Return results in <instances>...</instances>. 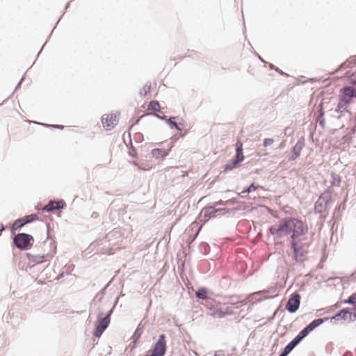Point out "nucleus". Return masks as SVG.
Here are the masks:
<instances>
[{
    "instance_id": "f257e3e1",
    "label": "nucleus",
    "mask_w": 356,
    "mask_h": 356,
    "mask_svg": "<svg viewBox=\"0 0 356 356\" xmlns=\"http://www.w3.org/2000/svg\"><path fill=\"white\" fill-rule=\"evenodd\" d=\"M354 97H356V84L355 83L353 86L346 87L341 90L339 100L335 108V111L341 113L346 111Z\"/></svg>"
},
{
    "instance_id": "f03ea898",
    "label": "nucleus",
    "mask_w": 356,
    "mask_h": 356,
    "mask_svg": "<svg viewBox=\"0 0 356 356\" xmlns=\"http://www.w3.org/2000/svg\"><path fill=\"white\" fill-rule=\"evenodd\" d=\"M289 232L291 234V238L296 240L298 237L304 234L307 231V226L301 220L289 218Z\"/></svg>"
},
{
    "instance_id": "7ed1b4c3",
    "label": "nucleus",
    "mask_w": 356,
    "mask_h": 356,
    "mask_svg": "<svg viewBox=\"0 0 356 356\" xmlns=\"http://www.w3.org/2000/svg\"><path fill=\"white\" fill-rule=\"evenodd\" d=\"M33 241L32 236L25 233L18 234L13 238L14 244L19 250L29 249L33 245Z\"/></svg>"
},
{
    "instance_id": "20e7f679",
    "label": "nucleus",
    "mask_w": 356,
    "mask_h": 356,
    "mask_svg": "<svg viewBox=\"0 0 356 356\" xmlns=\"http://www.w3.org/2000/svg\"><path fill=\"white\" fill-rule=\"evenodd\" d=\"M269 232L272 235H276L278 237L290 234L289 218H284L278 224L271 226L269 229Z\"/></svg>"
},
{
    "instance_id": "39448f33",
    "label": "nucleus",
    "mask_w": 356,
    "mask_h": 356,
    "mask_svg": "<svg viewBox=\"0 0 356 356\" xmlns=\"http://www.w3.org/2000/svg\"><path fill=\"white\" fill-rule=\"evenodd\" d=\"M118 113H106L102 117V125L108 131L113 129L118 124Z\"/></svg>"
},
{
    "instance_id": "423d86ee",
    "label": "nucleus",
    "mask_w": 356,
    "mask_h": 356,
    "mask_svg": "<svg viewBox=\"0 0 356 356\" xmlns=\"http://www.w3.org/2000/svg\"><path fill=\"white\" fill-rule=\"evenodd\" d=\"M111 311L104 317L99 316L95 324V330L93 334L95 337H100L104 331L107 328L110 323V315Z\"/></svg>"
},
{
    "instance_id": "0eeeda50",
    "label": "nucleus",
    "mask_w": 356,
    "mask_h": 356,
    "mask_svg": "<svg viewBox=\"0 0 356 356\" xmlns=\"http://www.w3.org/2000/svg\"><path fill=\"white\" fill-rule=\"evenodd\" d=\"M291 246L294 252V259L296 262L303 261L307 254V250L303 244H299L296 240L291 241Z\"/></svg>"
},
{
    "instance_id": "6e6552de",
    "label": "nucleus",
    "mask_w": 356,
    "mask_h": 356,
    "mask_svg": "<svg viewBox=\"0 0 356 356\" xmlns=\"http://www.w3.org/2000/svg\"><path fill=\"white\" fill-rule=\"evenodd\" d=\"M165 337L164 334H161L159 336V340L156 343L151 355L152 356H163L165 353Z\"/></svg>"
},
{
    "instance_id": "1a4fd4ad",
    "label": "nucleus",
    "mask_w": 356,
    "mask_h": 356,
    "mask_svg": "<svg viewBox=\"0 0 356 356\" xmlns=\"http://www.w3.org/2000/svg\"><path fill=\"white\" fill-rule=\"evenodd\" d=\"M332 320H334L340 323H349L353 320V313L348 309H342L339 313L334 316Z\"/></svg>"
},
{
    "instance_id": "9d476101",
    "label": "nucleus",
    "mask_w": 356,
    "mask_h": 356,
    "mask_svg": "<svg viewBox=\"0 0 356 356\" xmlns=\"http://www.w3.org/2000/svg\"><path fill=\"white\" fill-rule=\"evenodd\" d=\"M300 303V296L298 293H293L287 302L286 309L293 313L298 310Z\"/></svg>"
},
{
    "instance_id": "9b49d317",
    "label": "nucleus",
    "mask_w": 356,
    "mask_h": 356,
    "mask_svg": "<svg viewBox=\"0 0 356 356\" xmlns=\"http://www.w3.org/2000/svg\"><path fill=\"white\" fill-rule=\"evenodd\" d=\"M334 106V98H323L321 104V115H323L325 112H332Z\"/></svg>"
},
{
    "instance_id": "f8f14e48",
    "label": "nucleus",
    "mask_w": 356,
    "mask_h": 356,
    "mask_svg": "<svg viewBox=\"0 0 356 356\" xmlns=\"http://www.w3.org/2000/svg\"><path fill=\"white\" fill-rule=\"evenodd\" d=\"M172 147V145L170 144L168 145L167 148L162 147V148L153 149L151 152V155L152 157H154L156 159H163L166 156L168 155Z\"/></svg>"
},
{
    "instance_id": "ddd939ff",
    "label": "nucleus",
    "mask_w": 356,
    "mask_h": 356,
    "mask_svg": "<svg viewBox=\"0 0 356 356\" xmlns=\"http://www.w3.org/2000/svg\"><path fill=\"white\" fill-rule=\"evenodd\" d=\"M323 321L324 320L322 318H318L313 321L305 328L300 331L299 334L301 335V337L305 338L310 332H312L316 327L322 324Z\"/></svg>"
},
{
    "instance_id": "4468645a",
    "label": "nucleus",
    "mask_w": 356,
    "mask_h": 356,
    "mask_svg": "<svg viewBox=\"0 0 356 356\" xmlns=\"http://www.w3.org/2000/svg\"><path fill=\"white\" fill-rule=\"evenodd\" d=\"M65 202L62 200L60 201H51L47 204L43 209V211H53L56 209H61L64 207Z\"/></svg>"
},
{
    "instance_id": "2eb2a0df",
    "label": "nucleus",
    "mask_w": 356,
    "mask_h": 356,
    "mask_svg": "<svg viewBox=\"0 0 356 356\" xmlns=\"http://www.w3.org/2000/svg\"><path fill=\"white\" fill-rule=\"evenodd\" d=\"M236 154L233 159L235 161V163L239 164L244 160V156L243 153V143L240 141H238L236 144Z\"/></svg>"
},
{
    "instance_id": "dca6fc26",
    "label": "nucleus",
    "mask_w": 356,
    "mask_h": 356,
    "mask_svg": "<svg viewBox=\"0 0 356 356\" xmlns=\"http://www.w3.org/2000/svg\"><path fill=\"white\" fill-rule=\"evenodd\" d=\"M303 339L300 334H298L284 348V353L289 354Z\"/></svg>"
},
{
    "instance_id": "f3484780",
    "label": "nucleus",
    "mask_w": 356,
    "mask_h": 356,
    "mask_svg": "<svg viewBox=\"0 0 356 356\" xmlns=\"http://www.w3.org/2000/svg\"><path fill=\"white\" fill-rule=\"evenodd\" d=\"M131 163L134 166L137 167L138 169L142 170H149L154 166V165L151 162L138 163L136 161H132Z\"/></svg>"
},
{
    "instance_id": "a211bd4d",
    "label": "nucleus",
    "mask_w": 356,
    "mask_h": 356,
    "mask_svg": "<svg viewBox=\"0 0 356 356\" xmlns=\"http://www.w3.org/2000/svg\"><path fill=\"white\" fill-rule=\"evenodd\" d=\"M232 312L229 310V308H227L225 311H223L221 308L214 309L211 314L218 318H222L225 316L227 314H231Z\"/></svg>"
},
{
    "instance_id": "6ab92c4d",
    "label": "nucleus",
    "mask_w": 356,
    "mask_h": 356,
    "mask_svg": "<svg viewBox=\"0 0 356 356\" xmlns=\"http://www.w3.org/2000/svg\"><path fill=\"white\" fill-rule=\"evenodd\" d=\"M147 111L154 112H161V106L156 101H152L147 106Z\"/></svg>"
},
{
    "instance_id": "aec40b11",
    "label": "nucleus",
    "mask_w": 356,
    "mask_h": 356,
    "mask_svg": "<svg viewBox=\"0 0 356 356\" xmlns=\"http://www.w3.org/2000/svg\"><path fill=\"white\" fill-rule=\"evenodd\" d=\"M24 219L23 218H19V219H17L16 220L13 225V230H17V229H20L22 227H23L25 224V222H24Z\"/></svg>"
},
{
    "instance_id": "412c9836",
    "label": "nucleus",
    "mask_w": 356,
    "mask_h": 356,
    "mask_svg": "<svg viewBox=\"0 0 356 356\" xmlns=\"http://www.w3.org/2000/svg\"><path fill=\"white\" fill-rule=\"evenodd\" d=\"M195 295L198 298L203 299V300L207 299V289L204 288L199 289L198 291L196 292Z\"/></svg>"
},
{
    "instance_id": "4be33fe9",
    "label": "nucleus",
    "mask_w": 356,
    "mask_h": 356,
    "mask_svg": "<svg viewBox=\"0 0 356 356\" xmlns=\"http://www.w3.org/2000/svg\"><path fill=\"white\" fill-rule=\"evenodd\" d=\"M23 219L24 220V222H25V224H27L29 222H33V221L37 220L38 216L35 214H31V215L24 216L23 218Z\"/></svg>"
},
{
    "instance_id": "5701e85b",
    "label": "nucleus",
    "mask_w": 356,
    "mask_h": 356,
    "mask_svg": "<svg viewBox=\"0 0 356 356\" xmlns=\"http://www.w3.org/2000/svg\"><path fill=\"white\" fill-rule=\"evenodd\" d=\"M238 164L235 163V161L234 160H232L229 163H227L225 166V170H232L234 168H236Z\"/></svg>"
},
{
    "instance_id": "b1692460",
    "label": "nucleus",
    "mask_w": 356,
    "mask_h": 356,
    "mask_svg": "<svg viewBox=\"0 0 356 356\" xmlns=\"http://www.w3.org/2000/svg\"><path fill=\"white\" fill-rule=\"evenodd\" d=\"M151 86L149 85H145L143 86L140 91V94L143 96H146L150 93Z\"/></svg>"
},
{
    "instance_id": "393cba45",
    "label": "nucleus",
    "mask_w": 356,
    "mask_h": 356,
    "mask_svg": "<svg viewBox=\"0 0 356 356\" xmlns=\"http://www.w3.org/2000/svg\"><path fill=\"white\" fill-rule=\"evenodd\" d=\"M345 302L354 305L356 309V293L351 295Z\"/></svg>"
},
{
    "instance_id": "a878e982",
    "label": "nucleus",
    "mask_w": 356,
    "mask_h": 356,
    "mask_svg": "<svg viewBox=\"0 0 356 356\" xmlns=\"http://www.w3.org/2000/svg\"><path fill=\"white\" fill-rule=\"evenodd\" d=\"M257 188V186H254V184H251L248 188V189L242 191V193H250L252 191H255L256 189Z\"/></svg>"
},
{
    "instance_id": "bb28decb",
    "label": "nucleus",
    "mask_w": 356,
    "mask_h": 356,
    "mask_svg": "<svg viewBox=\"0 0 356 356\" xmlns=\"http://www.w3.org/2000/svg\"><path fill=\"white\" fill-rule=\"evenodd\" d=\"M273 143H274L273 139H272V138H266L264 140V147L270 146V145H272L273 144Z\"/></svg>"
},
{
    "instance_id": "cd10ccee",
    "label": "nucleus",
    "mask_w": 356,
    "mask_h": 356,
    "mask_svg": "<svg viewBox=\"0 0 356 356\" xmlns=\"http://www.w3.org/2000/svg\"><path fill=\"white\" fill-rule=\"evenodd\" d=\"M216 212V210L213 207H208L204 209L205 214H212Z\"/></svg>"
},
{
    "instance_id": "c85d7f7f",
    "label": "nucleus",
    "mask_w": 356,
    "mask_h": 356,
    "mask_svg": "<svg viewBox=\"0 0 356 356\" xmlns=\"http://www.w3.org/2000/svg\"><path fill=\"white\" fill-rule=\"evenodd\" d=\"M246 304V300H241L239 302H237L236 303H234V305H236V307H238L240 305H245Z\"/></svg>"
},
{
    "instance_id": "c756f323",
    "label": "nucleus",
    "mask_w": 356,
    "mask_h": 356,
    "mask_svg": "<svg viewBox=\"0 0 356 356\" xmlns=\"http://www.w3.org/2000/svg\"><path fill=\"white\" fill-rule=\"evenodd\" d=\"M350 64H351V63H350V62H349V61H346V62H345L344 63H343V64L341 65V68L345 69V68H346V67H349V65H350Z\"/></svg>"
},
{
    "instance_id": "7c9ffc66",
    "label": "nucleus",
    "mask_w": 356,
    "mask_h": 356,
    "mask_svg": "<svg viewBox=\"0 0 356 356\" xmlns=\"http://www.w3.org/2000/svg\"><path fill=\"white\" fill-rule=\"evenodd\" d=\"M300 149H298V151H296V147H294V148H293V152H294V154H295V159L299 156V155H300Z\"/></svg>"
},
{
    "instance_id": "2f4dec72",
    "label": "nucleus",
    "mask_w": 356,
    "mask_h": 356,
    "mask_svg": "<svg viewBox=\"0 0 356 356\" xmlns=\"http://www.w3.org/2000/svg\"><path fill=\"white\" fill-rule=\"evenodd\" d=\"M170 123L172 124V125H173L176 129H179L178 127H177V124L175 123V122H170Z\"/></svg>"
},
{
    "instance_id": "473e14b6",
    "label": "nucleus",
    "mask_w": 356,
    "mask_h": 356,
    "mask_svg": "<svg viewBox=\"0 0 356 356\" xmlns=\"http://www.w3.org/2000/svg\"><path fill=\"white\" fill-rule=\"evenodd\" d=\"M130 154L132 156H135V150H133L132 152H130Z\"/></svg>"
},
{
    "instance_id": "72a5a7b5",
    "label": "nucleus",
    "mask_w": 356,
    "mask_h": 356,
    "mask_svg": "<svg viewBox=\"0 0 356 356\" xmlns=\"http://www.w3.org/2000/svg\"><path fill=\"white\" fill-rule=\"evenodd\" d=\"M287 354H286L285 353L282 352V354L280 355V356H286Z\"/></svg>"
},
{
    "instance_id": "f704fd0d",
    "label": "nucleus",
    "mask_w": 356,
    "mask_h": 356,
    "mask_svg": "<svg viewBox=\"0 0 356 356\" xmlns=\"http://www.w3.org/2000/svg\"><path fill=\"white\" fill-rule=\"evenodd\" d=\"M53 246H54V249L56 250V247L54 244H53ZM54 252H55V250H54Z\"/></svg>"
},
{
    "instance_id": "c9c22d12",
    "label": "nucleus",
    "mask_w": 356,
    "mask_h": 356,
    "mask_svg": "<svg viewBox=\"0 0 356 356\" xmlns=\"http://www.w3.org/2000/svg\"><path fill=\"white\" fill-rule=\"evenodd\" d=\"M354 316L356 317V314H354Z\"/></svg>"
}]
</instances>
